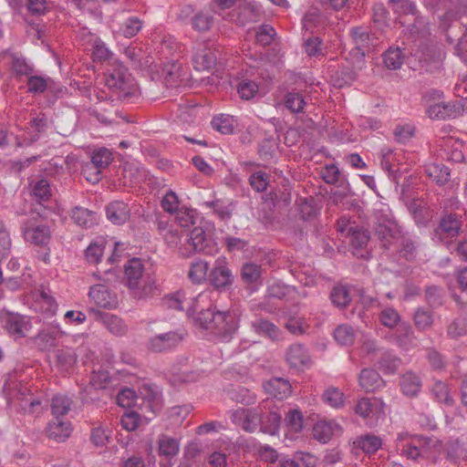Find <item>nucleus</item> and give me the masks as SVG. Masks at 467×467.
<instances>
[{
	"label": "nucleus",
	"mask_w": 467,
	"mask_h": 467,
	"mask_svg": "<svg viewBox=\"0 0 467 467\" xmlns=\"http://www.w3.org/2000/svg\"><path fill=\"white\" fill-rule=\"evenodd\" d=\"M194 322L220 340L229 342L239 328L240 319L233 311H219L214 306H209L196 313Z\"/></svg>",
	"instance_id": "nucleus-1"
},
{
	"label": "nucleus",
	"mask_w": 467,
	"mask_h": 467,
	"mask_svg": "<svg viewBox=\"0 0 467 467\" xmlns=\"http://www.w3.org/2000/svg\"><path fill=\"white\" fill-rule=\"evenodd\" d=\"M218 251L217 243L213 235L201 226L194 227L190 232L186 243L179 247V253L184 258H189L195 253L214 255Z\"/></svg>",
	"instance_id": "nucleus-2"
},
{
	"label": "nucleus",
	"mask_w": 467,
	"mask_h": 467,
	"mask_svg": "<svg viewBox=\"0 0 467 467\" xmlns=\"http://www.w3.org/2000/svg\"><path fill=\"white\" fill-rule=\"evenodd\" d=\"M105 85L120 99H130L140 95L135 79L122 67H118L105 74Z\"/></svg>",
	"instance_id": "nucleus-3"
},
{
	"label": "nucleus",
	"mask_w": 467,
	"mask_h": 467,
	"mask_svg": "<svg viewBox=\"0 0 467 467\" xmlns=\"http://www.w3.org/2000/svg\"><path fill=\"white\" fill-rule=\"evenodd\" d=\"M375 235L381 246L386 249H389L401 237V229L391 213H377Z\"/></svg>",
	"instance_id": "nucleus-4"
},
{
	"label": "nucleus",
	"mask_w": 467,
	"mask_h": 467,
	"mask_svg": "<svg viewBox=\"0 0 467 467\" xmlns=\"http://www.w3.org/2000/svg\"><path fill=\"white\" fill-rule=\"evenodd\" d=\"M144 265L140 259H130L124 265V282L125 285L133 291L135 297H142L148 296L152 289L151 285H145L141 290L139 289V285L142 277Z\"/></svg>",
	"instance_id": "nucleus-5"
},
{
	"label": "nucleus",
	"mask_w": 467,
	"mask_h": 467,
	"mask_svg": "<svg viewBox=\"0 0 467 467\" xmlns=\"http://www.w3.org/2000/svg\"><path fill=\"white\" fill-rule=\"evenodd\" d=\"M230 418L234 424L246 432H254L262 422V405L255 408H238L231 411Z\"/></svg>",
	"instance_id": "nucleus-6"
},
{
	"label": "nucleus",
	"mask_w": 467,
	"mask_h": 467,
	"mask_svg": "<svg viewBox=\"0 0 467 467\" xmlns=\"http://www.w3.org/2000/svg\"><path fill=\"white\" fill-rule=\"evenodd\" d=\"M467 112V99H462L449 102L431 105L427 113L431 119H456Z\"/></svg>",
	"instance_id": "nucleus-7"
},
{
	"label": "nucleus",
	"mask_w": 467,
	"mask_h": 467,
	"mask_svg": "<svg viewBox=\"0 0 467 467\" xmlns=\"http://www.w3.org/2000/svg\"><path fill=\"white\" fill-rule=\"evenodd\" d=\"M210 284L216 289H227L232 286L234 276L229 268L225 257H218L209 275Z\"/></svg>",
	"instance_id": "nucleus-8"
},
{
	"label": "nucleus",
	"mask_w": 467,
	"mask_h": 467,
	"mask_svg": "<svg viewBox=\"0 0 467 467\" xmlns=\"http://www.w3.org/2000/svg\"><path fill=\"white\" fill-rule=\"evenodd\" d=\"M217 61V51L210 47L208 43H198L193 48L192 63L198 71L212 70Z\"/></svg>",
	"instance_id": "nucleus-9"
},
{
	"label": "nucleus",
	"mask_w": 467,
	"mask_h": 467,
	"mask_svg": "<svg viewBox=\"0 0 467 467\" xmlns=\"http://www.w3.org/2000/svg\"><path fill=\"white\" fill-rule=\"evenodd\" d=\"M5 329L12 336L21 338L31 328L29 317L18 313L4 312L0 316Z\"/></svg>",
	"instance_id": "nucleus-10"
},
{
	"label": "nucleus",
	"mask_w": 467,
	"mask_h": 467,
	"mask_svg": "<svg viewBox=\"0 0 467 467\" xmlns=\"http://www.w3.org/2000/svg\"><path fill=\"white\" fill-rule=\"evenodd\" d=\"M111 152L106 148H100L94 150L91 162L88 163L84 168V173L87 180L97 182L100 180L101 170L105 169L111 162Z\"/></svg>",
	"instance_id": "nucleus-11"
},
{
	"label": "nucleus",
	"mask_w": 467,
	"mask_h": 467,
	"mask_svg": "<svg viewBox=\"0 0 467 467\" xmlns=\"http://www.w3.org/2000/svg\"><path fill=\"white\" fill-rule=\"evenodd\" d=\"M22 233L26 242L41 247L47 246L51 238L48 226L35 225L30 221L24 223Z\"/></svg>",
	"instance_id": "nucleus-12"
},
{
	"label": "nucleus",
	"mask_w": 467,
	"mask_h": 467,
	"mask_svg": "<svg viewBox=\"0 0 467 467\" xmlns=\"http://www.w3.org/2000/svg\"><path fill=\"white\" fill-rule=\"evenodd\" d=\"M182 338L181 334L173 331L156 335L149 339L148 348L155 353L169 351L176 348Z\"/></svg>",
	"instance_id": "nucleus-13"
},
{
	"label": "nucleus",
	"mask_w": 467,
	"mask_h": 467,
	"mask_svg": "<svg viewBox=\"0 0 467 467\" xmlns=\"http://www.w3.org/2000/svg\"><path fill=\"white\" fill-rule=\"evenodd\" d=\"M89 312L92 313L96 319L102 323L107 330L116 337H122L128 332V326L118 316L102 312L100 310L90 308Z\"/></svg>",
	"instance_id": "nucleus-14"
},
{
	"label": "nucleus",
	"mask_w": 467,
	"mask_h": 467,
	"mask_svg": "<svg viewBox=\"0 0 467 467\" xmlns=\"http://www.w3.org/2000/svg\"><path fill=\"white\" fill-rule=\"evenodd\" d=\"M272 401H265L262 405V422H260V431L264 433L275 435L278 432L282 415L271 408Z\"/></svg>",
	"instance_id": "nucleus-15"
},
{
	"label": "nucleus",
	"mask_w": 467,
	"mask_h": 467,
	"mask_svg": "<svg viewBox=\"0 0 467 467\" xmlns=\"http://www.w3.org/2000/svg\"><path fill=\"white\" fill-rule=\"evenodd\" d=\"M89 297L99 307L113 309L119 305V300L115 293L110 292L106 285L98 284L90 287Z\"/></svg>",
	"instance_id": "nucleus-16"
},
{
	"label": "nucleus",
	"mask_w": 467,
	"mask_h": 467,
	"mask_svg": "<svg viewBox=\"0 0 467 467\" xmlns=\"http://www.w3.org/2000/svg\"><path fill=\"white\" fill-rule=\"evenodd\" d=\"M348 237L353 248V254L358 257L365 256V249L368 244L370 234L369 232L362 227L349 226L348 230Z\"/></svg>",
	"instance_id": "nucleus-17"
},
{
	"label": "nucleus",
	"mask_w": 467,
	"mask_h": 467,
	"mask_svg": "<svg viewBox=\"0 0 467 467\" xmlns=\"http://www.w3.org/2000/svg\"><path fill=\"white\" fill-rule=\"evenodd\" d=\"M285 358L291 368H303L310 364V356L307 349L302 344H293L287 350Z\"/></svg>",
	"instance_id": "nucleus-18"
},
{
	"label": "nucleus",
	"mask_w": 467,
	"mask_h": 467,
	"mask_svg": "<svg viewBox=\"0 0 467 467\" xmlns=\"http://www.w3.org/2000/svg\"><path fill=\"white\" fill-rule=\"evenodd\" d=\"M71 424L67 420L55 418L49 421L47 428V436L57 442L65 441L71 434Z\"/></svg>",
	"instance_id": "nucleus-19"
},
{
	"label": "nucleus",
	"mask_w": 467,
	"mask_h": 467,
	"mask_svg": "<svg viewBox=\"0 0 467 467\" xmlns=\"http://www.w3.org/2000/svg\"><path fill=\"white\" fill-rule=\"evenodd\" d=\"M204 294H200L197 297L187 298L183 292H177L169 298H167V304L169 307L177 310H183L185 305H187L186 311L188 315L193 314L197 311V303L199 300L203 299Z\"/></svg>",
	"instance_id": "nucleus-20"
},
{
	"label": "nucleus",
	"mask_w": 467,
	"mask_h": 467,
	"mask_svg": "<svg viewBox=\"0 0 467 467\" xmlns=\"http://www.w3.org/2000/svg\"><path fill=\"white\" fill-rule=\"evenodd\" d=\"M251 327L254 333L271 340H279L282 337L280 328L264 317H256L251 321Z\"/></svg>",
	"instance_id": "nucleus-21"
},
{
	"label": "nucleus",
	"mask_w": 467,
	"mask_h": 467,
	"mask_svg": "<svg viewBox=\"0 0 467 467\" xmlns=\"http://www.w3.org/2000/svg\"><path fill=\"white\" fill-rule=\"evenodd\" d=\"M106 214L112 223L120 225L130 219V209L124 202L114 201L107 205Z\"/></svg>",
	"instance_id": "nucleus-22"
},
{
	"label": "nucleus",
	"mask_w": 467,
	"mask_h": 467,
	"mask_svg": "<svg viewBox=\"0 0 467 467\" xmlns=\"http://www.w3.org/2000/svg\"><path fill=\"white\" fill-rule=\"evenodd\" d=\"M264 388L273 398L284 400L292 392L290 382L283 378H273L264 383Z\"/></svg>",
	"instance_id": "nucleus-23"
},
{
	"label": "nucleus",
	"mask_w": 467,
	"mask_h": 467,
	"mask_svg": "<svg viewBox=\"0 0 467 467\" xmlns=\"http://www.w3.org/2000/svg\"><path fill=\"white\" fill-rule=\"evenodd\" d=\"M396 330L390 335L391 340L399 347L409 348L414 346L416 337L411 326L405 322L396 327Z\"/></svg>",
	"instance_id": "nucleus-24"
},
{
	"label": "nucleus",
	"mask_w": 467,
	"mask_h": 467,
	"mask_svg": "<svg viewBox=\"0 0 467 467\" xmlns=\"http://www.w3.org/2000/svg\"><path fill=\"white\" fill-rule=\"evenodd\" d=\"M445 157L453 162H462L464 161V155L461 150L462 143L452 137H442L439 144Z\"/></svg>",
	"instance_id": "nucleus-25"
},
{
	"label": "nucleus",
	"mask_w": 467,
	"mask_h": 467,
	"mask_svg": "<svg viewBox=\"0 0 467 467\" xmlns=\"http://www.w3.org/2000/svg\"><path fill=\"white\" fill-rule=\"evenodd\" d=\"M358 381L360 387L366 391H374L383 385L381 377L372 368L362 369L358 377Z\"/></svg>",
	"instance_id": "nucleus-26"
},
{
	"label": "nucleus",
	"mask_w": 467,
	"mask_h": 467,
	"mask_svg": "<svg viewBox=\"0 0 467 467\" xmlns=\"http://www.w3.org/2000/svg\"><path fill=\"white\" fill-rule=\"evenodd\" d=\"M65 335L59 324L53 325L50 328L44 329L36 336L38 345L44 348H54L57 345V339Z\"/></svg>",
	"instance_id": "nucleus-27"
},
{
	"label": "nucleus",
	"mask_w": 467,
	"mask_h": 467,
	"mask_svg": "<svg viewBox=\"0 0 467 467\" xmlns=\"http://www.w3.org/2000/svg\"><path fill=\"white\" fill-rule=\"evenodd\" d=\"M162 77L167 87L176 88L183 81L182 78V66L172 60L162 68Z\"/></svg>",
	"instance_id": "nucleus-28"
},
{
	"label": "nucleus",
	"mask_w": 467,
	"mask_h": 467,
	"mask_svg": "<svg viewBox=\"0 0 467 467\" xmlns=\"http://www.w3.org/2000/svg\"><path fill=\"white\" fill-rule=\"evenodd\" d=\"M157 442L160 456L171 458L178 454L180 450L179 440L166 434H161L158 437Z\"/></svg>",
	"instance_id": "nucleus-29"
},
{
	"label": "nucleus",
	"mask_w": 467,
	"mask_h": 467,
	"mask_svg": "<svg viewBox=\"0 0 467 467\" xmlns=\"http://www.w3.org/2000/svg\"><path fill=\"white\" fill-rule=\"evenodd\" d=\"M400 385L404 395L415 397L421 389V380L415 373L409 371L401 376Z\"/></svg>",
	"instance_id": "nucleus-30"
},
{
	"label": "nucleus",
	"mask_w": 467,
	"mask_h": 467,
	"mask_svg": "<svg viewBox=\"0 0 467 467\" xmlns=\"http://www.w3.org/2000/svg\"><path fill=\"white\" fill-rule=\"evenodd\" d=\"M426 175L439 185H444L450 180L449 168L443 164L431 163L424 168Z\"/></svg>",
	"instance_id": "nucleus-31"
},
{
	"label": "nucleus",
	"mask_w": 467,
	"mask_h": 467,
	"mask_svg": "<svg viewBox=\"0 0 467 467\" xmlns=\"http://www.w3.org/2000/svg\"><path fill=\"white\" fill-rule=\"evenodd\" d=\"M354 444L357 448L362 450L367 454L375 453L382 445L379 437L373 434H365L358 437Z\"/></svg>",
	"instance_id": "nucleus-32"
},
{
	"label": "nucleus",
	"mask_w": 467,
	"mask_h": 467,
	"mask_svg": "<svg viewBox=\"0 0 467 467\" xmlns=\"http://www.w3.org/2000/svg\"><path fill=\"white\" fill-rule=\"evenodd\" d=\"M210 268L208 262L204 260H196L190 265L188 277L193 284H202L207 278V273Z\"/></svg>",
	"instance_id": "nucleus-33"
},
{
	"label": "nucleus",
	"mask_w": 467,
	"mask_h": 467,
	"mask_svg": "<svg viewBox=\"0 0 467 467\" xmlns=\"http://www.w3.org/2000/svg\"><path fill=\"white\" fill-rule=\"evenodd\" d=\"M262 266L255 263H245L241 268V278L247 285H256L262 276Z\"/></svg>",
	"instance_id": "nucleus-34"
},
{
	"label": "nucleus",
	"mask_w": 467,
	"mask_h": 467,
	"mask_svg": "<svg viewBox=\"0 0 467 467\" xmlns=\"http://www.w3.org/2000/svg\"><path fill=\"white\" fill-rule=\"evenodd\" d=\"M335 427L337 424L331 421H317L313 428L314 438L322 443H327L333 436Z\"/></svg>",
	"instance_id": "nucleus-35"
},
{
	"label": "nucleus",
	"mask_w": 467,
	"mask_h": 467,
	"mask_svg": "<svg viewBox=\"0 0 467 467\" xmlns=\"http://www.w3.org/2000/svg\"><path fill=\"white\" fill-rule=\"evenodd\" d=\"M89 384L95 389H107L113 384V378L109 372L103 368L93 370L90 376Z\"/></svg>",
	"instance_id": "nucleus-36"
},
{
	"label": "nucleus",
	"mask_w": 467,
	"mask_h": 467,
	"mask_svg": "<svg viewBox=\"0 0 467 467\" xmlns=\"http://www.w3.org/2000/svg\"><path fill=\"white\" fill-rule=\"evenodd\" d=\"M71 400L62 394H57L51 399V412L55 416V418L60 419V417L65 416L68 413L71 406Z\"/></svg>",
	"instance_id": "nucleus-37"
},
{
	"label": "nucleus",
	"mask_w": 467,
	"mask_h": 467,
	"mask_svg": "<svg viewBox=\"0 0 467 467\" xmlns=\"http://www.w3.org/2000/svg\"><path fill=\"white\" fill-rule=\"evenodd\" d=\"M462 227L460 217L454 213L444 215L440 223L441 231L448 234V236H455L459 234Z\"/></svg>",
	"instance_id": "nucleus-38"
},
{
	"label": "nucleus",
	"mask_w": 467,
	"mask_h": 467,
	"mask_svg": "<svg viewBox=\"0 0 467 467\" xmlns=\"http://www.w3.org/2000/svg\"><path fill=\"white\" fill-rule=\"evenodd\" d=\"M409 438L408 433H400L397 439L398 447L408 459L416 461L420 455V451L416 444L408 441Z\"/></svg>",
	"instance_id": "nucleus-39"
},
{
	"label": "nucleus",
	"mask_w": 467,
	"mask_h": 467,
	"mask_svg": "<svg viewBox=\"0 0 467 467\" xmlns=\"http://www.w3.org/2000/svg\"><path fill=\"white\" fill-rule=\"evenodd\" d=\"M380 324L388 328H394L401 323V317L394 307H385L379 314Z\"/></svg>",
	"instance_id": "nucleus-40"
},
{
	"label": "nucleus",
	"mask_w": 467,
	"mask_h": 467,
	"mask_svg": "<svg viewBox=\"0 0 467 467\" xmlns=\"http://www.w3.org/2000/svg\"><path fill=\"white\" fill-rule=\"evenodd\" d=\"M71 218L77 224L85 228L91 227L96 221L94 213L81 207H76L72 210Z\"/></svg>",
	"instance_id": "nucleus-41"
},
{
	"label": "nucleus",
	"mask_w": 467,
	"mask_h": 467,
	"mask_svg": "<svg viewBox=\"0 0 467 467\" xmlns=\"http://www.w3.org/2000/svg\"><path fill=\"white\" fill-rule=\"evenodd\" d=\"M413 321L418 330L426 331L430 329L433 324L432 312L422 307H419L413 314Z\"/></svg>",
	"instance_id": "nucleus-42"
},
{
	"label": "nucleus",
	"mask_w": 467,
	"mask_h": 467,
	"mask_svg": "<svg viewBox=\"0 0 467 467\" xmlns=\"http://www.w3.org/2000/svg\"><path fill=\"white\" fill-rule=\"evenodd\" d=\"M330 298L337 307H346L351 301L349 289L345 285H336L330 293Z\"/></svg>",
	"instance_id": "nucleus-43"
},
{
	"label": "nucleus",
	"mask_w": 467,
	"mask_h": 467,
	"mask_svg": "<svg viewBox=\"0 0 467 467\" xmlns=\"http://www.w3.org/2000/svg\"><path fill=\"white\" fill-rule=\"evenodd\" d=\"M335 340L342 346H350L355 339L353 328L348 325H340L334 331Z\"/></svg>",
	"instance_id": "nucleus-44"
},
{
	"label": "nucleus",
	"mask_w": 467,
	"mask_h": 467,
	"mask_svg": "<svg viewBox=\"0 0 467 467\" xmlns=\"http://www.w3.org/2000/svg\"><path fill=\"white\" fill-rule=\"evenodd\" d=\"M384 63L389 69H398L403 64V54L400 48H389L384 56Z\"/></svg>",
	"instance_id": "nucleus-45"
},
{
	"label": "nucleus",
	"mask_w": 467,
	"mask_h": 467,
	"mask_svg": "<svg viewBox=\"0 0 467 467\" xmlns=\"http://www.w3.org/2000/svg\"><path fill=\"white\" fill-rule=\"evenodd\" d=\"M400 364V359L398 357L385 353L379 361V368L385 374H393L399 368Z\"/></svg>",
	"instance_id": "nucleus-46"
},
{
	"label": "nucleus",
	"mask_w": 467,
	"mask_h": 467,
	"mask_svg": "<svg viewBox=\"0 0 467 467\" xmlns=\"http://www.w3.org/2000/svg\"><path fill=\"white\" fill-rule=\"evenodd\" d=\"M285 327L293 335H303L308 328L306 320L302 317L288 316Z\"/></svg>",
	"instance_id": "nucleus-47"
},
{
	"label": "nucleus",
	"mask_w": 467,
	"mask_h": 467,
	"mask_svg": "<svg viewBox=\"0 0 467 467\" xmlns=\"http://www.w3.org/2000/svg\"><path fill=\"white\" fill-rule=\"evenodd\" d=\"M213 24V16L208 13L199 12L192 19V26L199 32L209 31Z\"/></svg>",
	"instance_id": "nucleus-48"
},
{
	"label": "nucleus",
	"mask_w": 467,
	"mask_h": 467,
	"mask_svg": "<svg viewBox=\"0 0 467 467\" xmlns=\"http://www.w3.org/2000/svg\"><path fill=\"white\" fill-rule=\"evenodd\" d=\"M378 405L379 400L377 399L362 398L358 401L355 411L359 416L367 418L374 413Z\"/></svg>",
	"instance_id": "nucleus-49"
},
{
	"label": "nucleus",
	"mask_w": 467,
	"mask_h": 467,
	"mask_svg": "<svg viewBox=\"0 0 467 467\" xmlns=\"http://www.w3.org/2000/svg\"><path fill=\"white\" fill-rule=\"evenodd\" d=\"M231 398L234 401L242 403L246 406L252 405L256 401L255 393L241 386L234 389Z\"/></svg>",
	"instance_id": "nucleus-50"
},
{
	"label": "nucleus",
	"mask_w": 467,
	"mask_h": 467,
	"mask_svg": "<svg viewBox=\"0 0 467 467\" xmlns=\"http://www.w3.org/2000/svg\"><path fill=\"white\" fill-rule=\"evenodd\" d=\"M33 195L39 202H46L51 197V187L47 180L41 179L37 181L33 187Z\"/></svg>",
	"instance_id": "nucleus-51"
},
{
	"label": "nucleus",
	"mask_w": 467,
	"mask_h": 467,
	"mask_svg": "<svg viewBox=\"0 0 467 467\" xmlns=\"http://www.w3.org/2000/svg\"><path fill=\"white\" fill-rule=\"evenodd\" d=\"M285 107L292 112H301L306 105L304 97L298 92H288L285 99Z\"/></svg>",
	"instance_id": "nucleus-52"
},
{
	"label": "nucleus",
	"mask_w": 467,
	"mask_h": 467,
	"mask_svg": "<svg viewBox=\"0 0 467 467\" xmlns=\"http://www.w3.org/2000/svg\"><path fill=\"white\" fill-rule=\"evenodd\" d=\"M285 422L290 431L299 432L303 429V415L297 409L290 410L285 416Z\"/></svg>",
	"instance_id": "nucleus-53"
},
{
	"label": "nucleus",
	"mask_w": 467,
	"mask_h": 467,
	"mask_svg": "<svg viewBox=\"0 0 467 467\" xmlns=\"http://www.w3.org/2000/svg\"><path fill=\"white\" fill-rule=\"evenodd\" d=\"M124 55L130 59L133 68H142L148 63V61L142 62L143 51L137 47L130 46L126 47Z\"/></svg>",
	"instance_id": "nucleus-54"
},
{
	"label": "nucleus",
	"mask_w": 467,
	"mask_h": 467,
	"mask_svg": "<svg viewBox=\"0 0 467 467\" xmlns=\"http://www.w3.org/2000/svg\"><path fill=\"white\" fill-rule=\"evenodd\" d=\"M27 389L19 391L20 408L25 413L32 414L36 412V407L41 406V400L26 396Z\"/></svg>",
	"instance_id": "nucleus-55"
},
{
	"label": "nucleus",
	"mask_w": 467,
	"mask_h": 467,
	"mask_svg": "<svg viewBox=\"0 0 467 467\" xmlns=\"http://www.w3.org/2000/svg\"><path fill=\"white\" fill-rule=\"evenodd\" d=\"M140 415L133 410L125 412L120 419L122 428L128 431H135L140 426Z\"/></svg>",
	"instance_id": "nucleus-56"
},
{
	"label": "nucleus",
	"mask_w": 467,
	"mask_h": 467,
	"mask_svg": "<svg viewBox=\"0 0 467 467\" xmlns=\"http://www.w3.org/2000/svg\"><path fill=\"white\" fill-rule=\"evenodd\" d=\"M323 399L333 408H339L344 404V394L337 388L332 387L325 390Z\"/></svg>",
	"instance_id": "nucleus-57"
},
{
	"label": "nucleus",
	"mask_w": 467,
	"mask_h": 467,
	"mask_svg": "<svg viewBox=\"0 0 467 467\" xmlns=\"http://www.w3.org/2000/svg\"><path fill=\"white\" fill-rule=\"evenodd\" d=\"M432 393L439 402L444 403L448 406H451L453 400L450 395L449 388L446 384L439 381L436 382L432 387Z\"/></svg>",
	"instance_id": "nucleus-58"
},
{
	"label": "nucleus",
	"mask_w": 467,
	"mask_h": 467,
	"mask_svg": "<svg viewBox=\"0 0 467 467\" xmlns=\"http://www.w3.org/2000/svg\"><path fill=\"white\" fill-rule=\"evenodd\" d=\"M238 93L243 99H251L258 92V85L252 80L245 79L239 83Z\"/></svg>",
	"instance_id": "nucleus-59"
},
{
	"label": "nucleus",
	"mask_w": 467,
	"mask_h": 467,
	"mask_svg": "<svg viewBox=\"0 0 467 467\" xmlns=\"http://www.w3.org/2000/svg\"><path fill=\"white\" fill-rule=\"evenodd\" d=\"M142 27V22L136 16H130L122 25V34L126 37L136 36Z\"/></svg>",
	"instance_id": "nucleus-60"
},
{
	"label": "nucleus",
	"mask_w": 467,
	"mask_h": 467,
	"mask_svg": "<svg viewBox=\"0 0 467 467\" xmlns=\"http://www.w3.org/2000/svg\"><path fill=\"white\" fill-rule=\"evenodd\" d=\"M275 34L274 27L269 25H263L259 27L256 32L255 39L256 43L262 47L268 46L272 43L273 37Z\"/></svg>",
	"instance_id": "nucleus-61"
},
{
	"label": "nucleus",
	"mask_w": 467,
	"mask_h": 467,
	"mask_svg": "<svg viewBox=\"0 0 467 467\" xmlns=\"http://www.w3.org/2000/svg\"><path fill=\"white\" fill-rule=\"evenodd\" d=\"M250 185L258 192H265L268 186V176L264 171L254 172L249 178Z\"/></svg>",
	"instance_id": "nucleus-62"
},
{
	"label": "nucleus",
	"mask_w": 467,
	"mask_h": 467,
	"mask_svg": "<svg viewBox=\"0 0 467 467\" xmlns=\"http://www.w3.org/2000/svg\"><path fill=\"white\" fill-rule=\"evenodd\" d=\"M181 49V46L172 36H166L161 41L160 52L168 57Z\"/></svg>",
	"instance_id": "nucleus-63"
},
{
	"label": "nucleus",
	"mask_w": 467,
	"mask_h": 467,
	"mask_svg": "<svg viewBox=\"0 0 467 467\" xmlns=\"http://www.w3.org/2000/svg\"><path fill=\"white\" fill-rule=\"evenodd\" d=\"M467 332V319L457 318L450 324L447 329L448 336L452 338L462 337Z\"/></svg>",
	"instance_id": "nucleus-64"
}]
</instances>
